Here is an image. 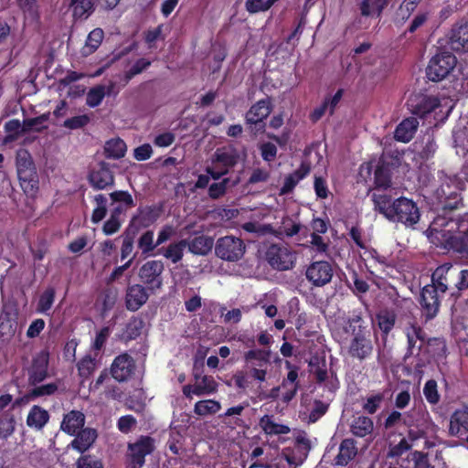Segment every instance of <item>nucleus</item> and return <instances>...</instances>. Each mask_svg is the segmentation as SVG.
Wrapping results in <instances>:
<instances>
[{
    "mask_svg": "<svg viewBox=\"0 0 468 468\" xmlns=\"http://www.w3.org/2000/svg\"><path fill=\"white\" fill-rule=\"evenodd\" d=\"M278 0H246V10L250 14H256L269 10Z\"/></svg>",
    "mask_w": 468,
    "mask_h": 468,
    "instance_id": "obj_54",
    "label": "nucleus"
},
{
    "mask_svg": "<svg viewBox=\"0 0 468 468\" xmlns=\"http://www.w3.org/2000/svg\"><path fill=\"white\" fill-rule=\"evenodd\" d=\"M94 202L96 203V207L92 211L90 219L93 224H98L107 215L108 199L103 194H99L94 197Z\"/></svg>",
    "mask_w": 468,
    "mask_h": 468,
    "instance_id": "obj_46",
    "label": "nucleus"
},
{
    "mask_svg": "<svg viewBox=\"0 0 468 468\" xmlns=\"http://www.w3.org/2000/svg\"><path fill=\"white\" fill-rule=\"evenodd\" d=\"M419 126V122L416 118L410 117L403 120L396 128L394 137L397 141L402 143L410 142Z\"/></svg>",
    "mask_w": 468,
    "mask_h": 468,
    "instance_id": "obj_31",
    "label": "nucleus"
},
{
    "mask_svg": "<svg viewBox=\"0 0 468 468\" xmlns=\"http://www.w3.org/2000/svg\"><path fill=\"white\" fill-rule=\"evenodd\" d=\"M403 423L410 427L408 437L412 441L424 437L433 425L425 407L410 410L403 419Z\"/></svg>",
    "mask_w": 468,
    "mask_h": 468,
    "instance_id": "obj_10",
    "label": "nucleus"
},
{
    "mask_svg": "<svg viewBox=\"0 0 468 468\" xmlns=\"http://www.w3.org/2000/svg\"><path fill=\"white\" fill-rule=\"evenodd\" d=\"M104 152L108 158L120 159L126 153V144L120 138L111 139L106 142Z\"/></svg>",
    "mask_w": 468,
    "mask_h": 468,
    "instance_id": "obj_39",
    "label": "nucleus"
},
{
    "mask_svg": "<svg viewBox=\"0 0 468 468\" xmlns=\"http://www.w3.org/2000/svg\"><path fill=\"white\" fill-rule=\"evenodd\" d=\"M149 294L141 284H133L127 287L125 294V306L129 311L139 310L148 300Z\"/></svg>",
    "mask_w": 468,
    "mask_h": 468,
    "instance_id": "obj_22",
    "label": "nucleus"
},
{
    "mask_svg": "<svg viewBox=\"0 0 468 468\" xmlns=\"http://www.w3.org/2000/svg\"><path fill=\"white\" fill-rule=\"evenodd\" d=\"M138 234L130 230L129 229H125L122 237V243L121 247V260L123 261L127 259L133 250V243L134 239Z\"/></svg>",
    "mask_w": 468,
    "mask_h": 468,
    "instance_id": "obj_49",
    "label": "nucleus"
},
{
    "mask_svg": "<svg viewBox=\"0 0 468 468\" xmlns=\"http://www.w3.org/2000/svg\"><path fill=\"white\" fill-rule=\"evenodd\" d=\"M408 339V355H419L423 345L426 343V333L420 325L410 324L406 328Z\"/></svg>",
    "mask_w": 468,
    "mask_h": 468,
    "instance_id": "obj_23",
    "label": "nucleus"
},
{
    "mask_svg": "<svg viewBox=\"0 0 468 468\" xmlns=\"http://www.w3.org/2000/svg\"><path fill=\"white\" fill-rule=\"evenodd\" d=\"M220 404L214 399L199 400L195 404L194 412L198 416H207L217 413Z\"/></svg>",
    "mask_w": 468,
    "mask_h": 468,
    "instance_id": "obj_47",
    "label": "nucleus"
},
{
    "mask_svg": "<svg viewBox=\"0 0 468 468\" xmlns=\"http://www.w3.org/2000/svg\"><path fill=\"white\" fill-rule=\"evenodd\" d=\"M136 363L134 358L124 352L114 357L110 367V375L119 382H127L135 374Z\"/></svg>",
    "mask_w": 468,
    "mask_h": 468,
    "instance_id": "obj_14",
    "label": "nucleus"
},
{
    "mask_svg": "<svg viewBox=\"0 0 468 468\" xmlns=\"http://www.w3.org/2000/svg\"><path fill=\"white\" fill-rule=\"evenodd\" d=\"M437 176L440 185L433 197L442 210V214L438 216L449 217L450 211L463 206L461 191L464 189L465 183L461 175L445 170L438 171Z\"/></svg>",
    "mask_w": 468,
    "mask_h": 468,
    "instance_id": "obj_3",
    "label": "nucleus"
},
{
    "mask_svg": "<svg viewBox=\"0 0 468 468\" xmlns=\"http://www.w3.org/2000/svg\"><path fill=\"white\" fill-rule=\"evenodd\" d=\"M155 450V441L148 435H141L134 442L127 445V460L129 468H143L145 457Z\"/></svg>",
    "mask_w": 468,
    "mask_h": 468,
    "instance_id": "obj_8",
    "label": "nucleus"
},
{
    "mask_svg": "<svg viewBox=\"0 0 468 468\" xmlns=\"http://www.w3.org/2000/svg\"><path fill=\"white\" fill-rule=\"evenodd\" d=\"M245 244L239 238L225 236L219 238L215 245L216 255L227 261H238L245 253Z\"/></svg>",
    "mask_w": 468,
    "mask_h": 468,
    "instance_id": "obj_13",
    "label": "nucleus"
},
{
    "mask_svg": "<svg viewBox=\"0 0 468 468\" xmlns=\"http://www.w3.org/2000/svg\"><path fill=\"white\" fill-rule=\"evenodd\" d=\"M309 367H311V371L314 375L315 380L318 384H322L327 379L328 374L326 369V361L324 357H312L309 362Z\"/></svg>",
    "mask_w": 468,
    "mask_h": 468,
    "instance_id": "obj_41",
    "label": "nucleus"
},
{
    "mask_svg": "<svg viewBox=\"0 0 468 468\" xmlns=\"http://www.w3.org/2000/svg\"><path fill=\"white\" fill-rule=\"evenodd\" d=\"M423 394L426 399V400L431 405H436L439 403L441 399V395L438 391V385L436 380L434 379H429L423 388Z\"/></svg>",
    "mask_w": 468,
    "mask_h": 468,
    "instance_id": "obj_53",
    "label": "nucleus"
},
{
    "mask_svg": "<svg viewBox=\"0 0 468 468\" xmlns=\"http://www.w3.org/2000/svg\"><path fill=\"white\" fill-rule=\"evenodd\" d=\"M390 0H362L358 6L360 15L364 17L380 18L383 11L388 5Z\"/></svg>",
    "mask_w": 468,
    "mask_h": 468,
    "instance_id": "obj_30",
    "label": "nucleus"
},
{
    "mask_svg": "<svg viewBox=\"0 0 468 468\" xmlns=\"http://www.w3.org/2000/svg\"><path fill=\"white\" fill-rule=\"evenodd\" d=\"M71 441V447L80 453L85 452L94 443L97 438V431L92 428H82L75 435Z\"/></svg>",
    "mask_w": 468,
    "mask_h": 468,
    "instance_id": "obj_28",
    "label": "nucleus"
},
{
    "mask_svg": "<svg viewBox=\"0 0 468 468\" xmlns=\"http://www.w3.org/2000/svg\"><path fill=\"white\" fill-rule=\"evenodd\" d=\"M85 419L83 412L72 410L63 416L60 430L65 433L73 436L84 427Z\"/></svg>",
    "mask_w": 468,
    "mask_h": 468,
    "instance_id": "obj_25",
    "label": "nucleus"
},
{
    "mask_svg": "<svg viewBox=\"0 0 468 468\" xmlns=\"http://www.w3.org/2000/svg\"><path fill=\"white\" fill-rule=\"evenodd\" d=\"M443 296L444 292L438 290L435 285L427 284L421 289L419 303L426 322L437 316Z\"/></svg>",
    "mask_w": 468,
    "mask_h": 468,
    "instance_id": "obj_11",
    "label": "nucleus"
},
{
    "mask_svg": "<svg viewBox=\"0 0 468 468\" xmlns=\"http://www.w3.org/2000/svg\"><path fill=\"white\" fill-rule=\"evenodd\" d=\"M449 45L456 52L468 51V22L456 24L452 28Z\"/></svg>",
    "mask_w": 468,
    "mask_h": 468,
    "instance_id": "obj_24",
    "label": "nucleus"
},
{
    "mask_svg": "<svg viewBox=\"0 0 468 468\" xmlns=\"http://www.w3.org/2000/svg\"><path fill=\"white\" fill-rule=\"evenodd\" d=\"M151 66V61L147 58H139L133 65L125 72L124 78L126 81L131 80L134 76L142 73L148 67Z\"/></svg>",
    "mask_w": 468,
    "mask_h": 468,
    "instance_id": "obj_61",
    "label": "nucleus"
},
{
    "mask_svg": "<svg viewBox=\"0 0 468 468\" xmlns=\"http://www.w3.org/2000/svg\"><path fill=\"white\" fill-rule=\"evenodd\" d=\"M457 58L450 51L441 50L429 61L426 67V77L432 82H439L446 79L454 69Z\"/></svg>",
    "mask_w": 468,
    "mask_h": 468,
    "instance_id": "obj_5",
    "label": "nucleus"
},
{
    "mask_svg": "<svg viewBox=\"0 0 468 468\" xmlns=\"http://www.w3.org/2000/svg\"><path fill=\"white\" fill-rule=\"evenodd\" d=\"M329 409V403L324 402L320 399H314L313 408L309 413L308 420L311 423L318 421Z\"/></svg>",
    "mask_w": 468,
    "mask_h": 468,
    "instance_id": "obj_56",
    "label": "nucleus"
},
{
    "mask_svg": "<svg viewBox=\"0 0 468 468\" xmlns=\"http://www.w3.org/2000/svg\"><path fill=\"white\" fill-rule=\"evenodd\" d=\"M56 296V291L54 287H48L39 296L37 304V313L48 314L51 309Z\"/></svg>",
    "mask_w": 468,
    "mask_h": 468,
    "instance_id": "obj_44",
    "label": "nucleus"
},
{
    "mask_svg": "<svg viewBox=\"0 0 468 468\" xmlns=\"http://www.w3.org/2000/svg\"><path fill=\"white\" fill-rule=\"evenodd\" d=\"M396 164L387 161L384 157L380 158L374 171V187L375 189H388L391 186L392 171Z\"/></svg>",
    "mask_w": 468,
    "mask_h": 468,
    "instance_id": "obj_21",
    "label": "nucleus"
},
{
    "mask_svg": "<svg viewBox=\"0 0 468 468\" xmlns=\"http://www.w3.org/2000/svg\"><path fill=\"white\" fill-rule=\"evenodd\" d=\"M110 197L113 202L122 203L125 208H132L135 206L134 200L128 191H113L110 193Z\"/></svg>",
    "mask_w": 468,
    "mask_h": 468,
    "instance_id": "obj_62",
    "label": "nucleus"
},
{
    "mask_svg": "<svg viewBox=\"0 0 468 468\" xmlns=\"http://www.w3.org/2000/svg\"><path fill=\"white\" fill-rule=\"evenodd\" d=\"M49 353L41 350L37 353L27 368V380L30 386H37L48 377Z\"/></svg>",
    "mask_w": 468,
    "mask_h": 468,
    "instance_id": "obj_15",
    "label": "nucleus"
},
{
    "mask_svg": "<svg viewBox=\"0 0 468 468\" xmlns=\"http://www.w3.org/2000/svg\"><path fill=\"white\" fill-rule=\"evenodd\" d=\"M384 399L385 394L383 392L372 394L366 399L365 402L362 405V409L366 413L373 415L381 407V404L383 403Z\"/></svg>",
    "mask_w": 468,
    "mask_h": 468,
    "instance_id": "obj_50",
    "label": "nucleus"
},
{
    "mask_svg": "<svg viewBox=\"0 0 468 468\" xmlns=\"http://www.w3.org/2000/svg\"><path fill=\"white\" fill-rule=\"evenodd\" d=\"M5 130L9 133L8 138L10 140L16 139L20 134L27 133L25 130V123L21 124L17 119L9 120L5 123Z\"/></svg>",
    "mask_w": 468,
    "mask_h": 468,
    "instance_id": "obj_59",
    "label": "nucleus"
},
{
    "mask_svg": "<svg viewBox=\"0 0 468 468\" xmlns=\"http://www.w3.org/2000/svg\"><path fill=\"white\" fill-rule=\"evenodd\" d=\"M431 233H435L437 246L452 250L468 259V213L457 218L437 216L430 226Z\"/></svg>",
    "mask_w": 468,
    "mask_h": 468,
    "instance_id": "obj_1",
    "label": "nucleus"
},
{
    "mask_svg": "<svg viewBox=\"0 0 468 468\" xmlns=\"http://www.w3.org/2000/svg\"><path fill=\"white\" fill-rule=\"evenodd\" d=\"M144 327V320L141 317L133 316L126 324L122 336L125 341L134 340L140 336Z\"/></svg>",
    "mask_w": 468,
    "mask_h": 468,
    "instance_id": "obj_40",
    "label": "nucleus"
},
{
    "mask_svg": "<svg viewBox=\"0 0 468 468\" xmlns=\"http://www.w3.org/2000/svg\"><path fill=\"white\" fill-rule=\"evenodd\" d=\"M217 388L218 384L214 378L211 376L204 375L199 382L195 383L193 388V394L197 396L212 394L217 390Z\"/></svg>",
    "mask_w": 468,
    "mask_h": 468,
    "instance_id": "obj_43",
    "label": "nucleus"
},
{
    "mask_svg": "<svg viewBox=\"0 0 468 468\" xmlns=\"http://www.w3.org/2000/svg\"><path fill=\"white\" fill-rule=\"evenodd\" d=\"M70 5L76 18L87 17L94 10V0H71Z\"/></svg>",
    "mask_w": 468,
    "mask_h": 468,
    "instance_id": "obj_45",
    "label": "nucleus"
},
{
    "mask_svg": "<svg viewBox=\"0 0 468 468\" xmlns=\"http://www.w3.org/2000/svg\"><path fill=\"white\" fill-rule=\"evenodd\" d=\"M95 366V359L90 356H85L77 364L80 376L82 378H88L94 371Z\"/></svg>",
    "mask_w": 468,
    "mask_h": 468,
    "instance_id": "obj_60",
    "label": "nucleus"
},
{
    "mask_svg": "<svg viewBox=\"0 0 468 468\" xmlns=\"http://www.w3.org/2000/svg\"><path fill=\"white\" fill-rule=\"evenodd\" d=\"M154 233L148 229L144 231L137 240V247L141 250L142 254L149 256L158 247L157 242L154 240Z\"/></svg>",
    "mask_w": 468,
    "mask_h": 468,
    "instance_id": "obj_42",
    "label": "nucleus"
},
{
    "mask_svg": "<svg viewBox=\"0 0 468 468\" xmlns=\"http://www.w3.org/2000/svg\"><path fill=\"white\" fill-rule=\"evenodd\" d=\"M271 111L272 105L271 99L269 97L261 99L251 105L245 114V121L248 119L265 120L271 114Z\"/></svg>",
    "mask_w": 468,
    "mask_h": 468,
    "instance_id": "obj_35",
    "label": "nucleus"
},
{
    "mask_svg": "<svg viewBox=\"0 0 468 468\" xmlns=\"http://www.w3.org/2000/svg\"><path fill=\"white\" fill-rule=\"evenodd\" d=\"M239 154L234 148L221 147L218 148L212 156V163L218 164L222 169H227L229 173L239 162Z\"/></svg>",
    "mask_w": 468,
    "mask_h": 468,
    "instance_id": "obj_26",
    "label": "nucleus"
},
{
    "mask_svg": "<svg viewBox=\"0 0 468 468\" xmlns=\"http://www.w3.org/2000/svg\"><path fill=\"white\" fill-rule=\"evenodd\" d=\"M49 419L50 415L47 410L38 405H34L28 411L26 422L30 429L38 431L43 430Z\"/></svg>",
    "mask_w": 468,
    "mask_h": 468,
    "instance_id": "obj_29",
    "label": "nucleus"
},
{
    "mask_svg": "<svg viewBox=\"0 0 468 468\" xmlns=\"http://www.w3.org/2000/svg\"><path fill=\"white\" fill-rule=\"evenodd\" d=\"M164 269L163 262L156 260L148 261L142 265L139 270V277L147 286L148 290L154 291L162 286L163 280L161 275Z\"/></svg>",
    "mask_w": 468,
    "mask_h": 468,
    "instance_id": "obj_17",
    "label": "nucleus"
},
{
    "mask_svg": "<svg viewBox=\"0 0 468 468\" xmlns=\"http://www.w3.org/2000/svg\"><path fill=\"white\" fill-rule=\"evenodd\" d=\"M106 95L104 86H96L91 88L86 97V104L91 108L99 106Z\"/></svg>",
    "mask_w": 468,
    "mask_h": 468,
    "instance_id": "obj_52",
    "label": "nucleus"
},
{
    "mask_svg": "<svg viewBox=\"0 0 468 468\" xmlns=\"http://www.w3.org/2000/svg\"><path fill=\"white\" fill-rule=\"evenodd\" d=\"M260 426L268 435H281L290 432L288 426L274 422L273 417L269 415L261 418Z\"/></svg>",
    "mask_w": 468,
    "mask_h": 468,
    "instance_id": "obj_38",
    "label": "nucleus"
},
{
    "mask_svg": "<svg viewBox=\"0 0 468 468\" xmlns=\"http://www.w3.org/2000/svg\"><path fill=\"white\" fill-rule=\"evenodd\" d=\"M16 429V420L12 413H5L0 418V438L7 439L11 436Z\"/></svg>",
    "mask_w": 468,
    "mask_h": 468,
    "instance_id": "obj_51",
    "label": "nucleus"
},
{
    "mask_svg": "<svg viewBox=\"0 0 468 468\" xmlns=\"http://www.w3.org/2000/svg\"><path fill=\"white\" fill-rule=\"evenodd\" d=\"M357 454L356 441L352 438L344 439L338 450V454L335 457V465H347Z\"/></svg>",
    "mask_w": 468,
    "mask_h": 468,
    "instance_id": "obj_27",
    "label": "nucleus"
},
{
    "mask_svg": "<svg viewBox=\"0 0 468 468\" xmlns=\"http://www.w3.org/2000/svg\"><path fill=\"white\" fill-rule=\"evenodd\" d=\"M374 431V422L371 418L359 415L354 417L350 424L351 433L358 438H365L367 435H371Z\"/></svg>",
    "mask_w": 468,
    "mask_h": 468,
    "instance_id": "obj_32",
    "label": "nucleus"
},
{
    "mask_svg": "<svg viewBox=\"0 0 468 468\" xmlns=\"http://www.w3.org/2000/svg\"><path fill=\"white\" fill-rule=\"evenodd\" d=\"M351 335L347 349L349 356L359 361L370 357L374 347L370 338V332L367 327L361 324L357 327L354 326Z\"/></svg>",
    "mask_w": 468,
    "mask_h": 468,
    "instance_id": "obj_6",
    "label": "nucleus"
},
{
    "mask_svg": "<svg viewBox=\"0 0 468 468\" xmlns=\"http://www.w3.org/2000/svg\"><path fill=\"white\" fill-rule=\"evenodd\" d=\"M17 314L3 309L0 314V335H14L17 325Z\"/></svg>",
    "mask_w": 468,
    "mask_h": 468,
    "instance_id": "obj_37",
    "label": "nucleus"
},
{
    "mask_svg": "<svg viewBox=\"0 0 468 468\" xmlns=\"http://www.w3.org/2000/svg\"><path fill=\"white\" fill-rule=\"evenodd\" d=\"M237 340L242 343L245 347L250 348L243 354V360L250 368V377L259 382H264L267 376V367L271 363V350L254 348L256 345L254 335L239 334Z\"/></svg>",
    "mask_w": 468,
    "mask_h": 468,
    "instance_id": "obj_4",
    "label": "nucleus"
},
{
    "mask_svg": "<svg viewBox=\"0 0 468 468\" xmlns=\"http://www.w3.org/2000/svg\"><path fill=\"white\" fill-rule=\"evenodd\" d=\"M77 468H103L102 462L90 454L81 455L76 463Z\"/></svg>",
    "mask_w": 468,
    "mask_h": 468,
    "instance_id": "obj_64",
    "label": "nucleus"
},
{
    "mask_svg": "<svg viewBox=\"0 0 468 468\" xmlns=\"http://www.w3.org/2000/svg\"><path fill=\"white\" fill-rule=\"evenodd\" d=\"M265 260L273 270L289 271L295 266L296 254L286 245L273 243L267 248Z\"/></svg>",
    "mask_w": 468,
    "mask_h": 468,
    "instance_id": "obj_7",
    "label": "nucleus"
},
{
    "mask_svg": "<svg viewBox=\"0 0 468 468\" xmlns=\"http://www.w3.org/2000/svg\"><path fill=\"white\" fill-rule=\"evenodd\" d=\"M20 186L27 195H34L38 190V175L37 169L23 170L17 173Z\"/></svg>",
    "mask_w": 468,
    "mask_h": 468,
    "instance_id": "obj_33",
    "label": "nucleus"
},
{
    "mask_svg": "<svg viewBox=\"0 0 468 468\" xmlns=\"http://www.w3.org/2000/svg\"><path fill=\"white\" fill-rule=\"evenodd\" d=\"M163 208L161 203L140 206L126 228L138 234L142 229H148L157 221L163 213Z\"/></svg>",
    "mask_w": 468,
    "mask_h": 468,
    "instance_id": "obj_12",
    "label": "nucleus"
},
{
    "mask_svg": "<svg viewBox=\"0 0 468 468\" xmlns=\"http://www.w3.org/2000/svg\"><path fill=\"white\" fill-rule=\"evenodd\" d=\"M455 277V268L452 264H443L432 272L430 285H435L438 290L445 293L448 290H454Z\"/></svg>",
    "mask_w": 468,
    "mask_h": 468,
    "instance_id": "obj_19",
    "label": "nucleus"
},
{
    "mask_svg": "<svg viewBox=\"0 0 468 468\" xmlns=\"http://www.w3.org/2000/svg\"><path fill=\"white\" fill-rule=\"evenodd\" d=\"M261 158L268 163L273 162L277 157V146L271 142L259 144Z\"/></svg>",
    "mask_w": 468,
    "mask_h": 468,
    "instance_id": "obj_63",
    "label": "nucleus"
},
{
    "mask_svg": "<svg viewBox=\"0 0 468 468\" xmlns=\"http://www.w3.org/2000/svg\"><path fill=\"white\" fill-rule=\"evenodd\" d=\"M34 388L26 395L27 399H34L44 396H51L55 394L58 386L57 383H48L40 386H33Z\"/></svg>",
    "mask_w": 468,
    "mask_h": 468,
    "instance_id": "obj_48",
    "label": "nucleus"
},
{
    "mask_svg": "<svg viewBox=\"0 0 468 468\" xmlns=\"http://www.w3.org/2000/svg\"><path fill=\"white\" fill-rule=\"evenodd\" d=\"M90 122V117L88 114H81L66 119L62 123V127L69 130H77L85 127Z\"/></svg>",
    "mask_w": 468,
    "mask_h": 468,
    "instance_id": "obj_57",
    "label": "nucleus"
},
{
    "mask_svg": "<svg viewBox=\"0 0 468 468\" xmlns=\"http://www.w3.org/2000/svg\"><path fill=\"white\" fill-rule=\"evenodd\" d=\"M90 186L97 190L105 189L114 185V176L109 164L101 162L98 168L93 169L89 175Z\"/></svg>",
    "mask_w": 468,
    "mask_h": 468,
    "instance_id": "obj_20",
    "label": "nucleus"
},
{
    "mask_svg": "<svg viewBox=\"0 0 468 468\" xmlns=\"http://www.w3.org/2000/svg\"><path fill=\"white\" fill-rule=\"evenodd\" d=\"M334 275L331 263L327 261L312 262L305 271L307 281L314 287H323L328 284Z\"/></svg>",
    "mask_w": 468,
    "mask_h": 468,
    "instance_id": "obj_16",
    "label": "nucleus"
},
{
    "mask_svg": "<svg viewBox=\"0 0 468 468\" xmlns=\"http://www.w3.org/2000/svg\"><path fill=\"white\" fill-rule=\"evenodd\" d=\"M187 245L186 239L170 243L166 248L161 247L157 250L158 255H163L173 263L179 262L184 257V250Z\"/></svg>",
    "mask_w": 468,
    "mask_h": 468,
    "instance_id": "obj_34",
    "label": "nucleus"
},
{
    "mask_svg": "<svg viewBox=\"0 0 468 468\" xmlns=\"http://www.w3.org/2000/svg\"><path fill=\"white\" fill-rule=\"evenodd\" d=\"M409 111L419 118H425L441 106L437 95L430 94L427 90L413 92L407 101Z\"/></svg>",
    "mask_w": 468,
    "mask_h": 468,
    "instance_id": "obj_9",
    "label": "nucleus"
},
{
    "mask_svg": "<svg viewBox=\"0 0 468 468\" xmlns=\"http://www.w3.org/2000/svg\"><path fill=\"white\" fill-rule=\"evenodd\" d=\"M16 171L19 173L23 170L36 168L33 158L27 150H19L16 157Z\"/></svg>",
    "mask_w": 468,
    "mask_h": 468,
    "instance_id": "obj_55",
    "label": "nucleus"
},
{
    "mask_svg": "<svg viewBox=\"0 0 468 468\" xmlns=\"http://www.w3.org/2000/svg\"><path fill=\"white\" fill-rule=\"evenodd\" d=\"M213 245V238L200 235L195 237L186 246L191 253L204 256L211 251Z\"/></svg>",
    "mask_w": 468,
    "mask_h": 468,
    "instance_id": "obj_36",
    "label": "nucleus"
},
{
    "mask_svg": "<svg viewBox=\"0 0 468 468\" xmlns=\"http://www.w3.org/2000/svg\"><path fill=\"white\" fill-rule=\"evenodd\" d=\"M449 434L468 444V409H457L451 417Z\"/></svg>",
    "mask_w": 468,
    "mask_h": 468,
    "instance_id": "obj_18",
    "label": "nucleus"
},
{
    "mask_svg": "<svg viewBox=\"0 0 468 468\" xmlns=\"http://www.w3.org/2000/svg\"><path fill=\"white\" fill-rule=\"evenodd\" d=\"M374 209L393 223H401L407 228H414L420 221V211L411 199L400 197L393 198L388 194L373 193L371 196Z\"/></svg>",
    "mask_w": 468,
    "mask_h": 468,
    "instance_id": "obj_2",
    "label": "nucleus"
},
{
    "mask_svg": "<svg viewBox=\"0 0 468 468\" xmlns=\"http://www.w3.org/2000/svg\"><path fill=\"white\" fill-rule=\"evenodd\" d=\"M229 182V178H223L220 182L212 183L208 186V197L214 200L222 197L227 192Z\"/></svg>",
    "mask_w": 468,
    "mask_h": 468,
    "instance_id": "obj_58",
    "label": "nucleus"
}]
</instances>
